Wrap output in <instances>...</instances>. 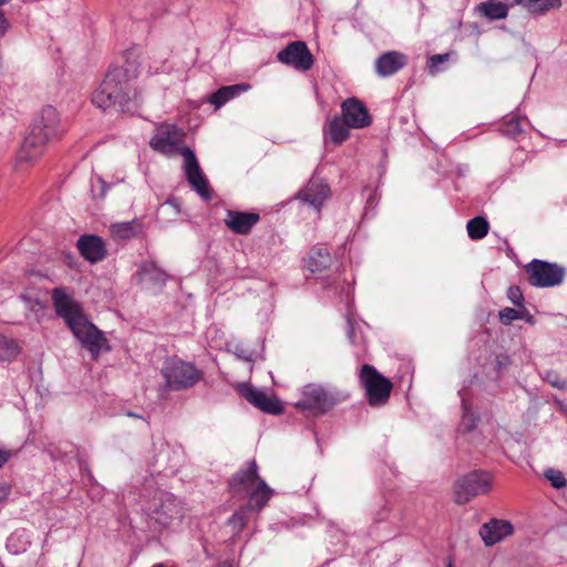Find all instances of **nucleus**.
Masks as SVG:
<instances>
[{
	"label": "nucleus",
	"mask_w": 567,
	"mask_h": 567,
	"mask_svg": "<svg viewBox=\"0 0 567 567\" xmlns=\"http://www.w3.org/2000/svg\"><path fill=\"white\" fill-rule=\"evenodd\" d=\"M185 133L175 125H161L150 145L153 150L173 156L181 154L183 156V171L192 188L205 200L212 199V189L208 179L202 171L195 153L184 145Z\"/></svg>",
	"instance_id": "obj_1"
},
{
	"label": "nucleus",
	"mask_w": 567,
	"mask_h": 567,
	"mask_svg": "<svg viewBox=\"0 0 567 567\" xmlns=\"http://www.w3.org/2000/svg\"><path fill=\"white\" fill-rule=\"evenodd\" d=\"M135 79L136 72L131 64L110 71L92 93V103L101 110L114 107L120 112L134 111L141 101Z\"/></svg>",
	"instance_id": "obj_2"
},
{
	"label": "nucleus",
	"mask_w": 567,
	"mask_h": 567,
	"mask_svg": "<svg viewBox=\"0 0 567 567\" xmlns=\"http://www.w3.org/2000/svg\"><path fill=\"white\" fill-rule=\"evenodd\" d=\"M52 301L56 315L65 321L74 337L90 351L93 358H96L102 350L110 349L103 333L87 320L80 303L65 288H54Z\"/></svg>",
	"instance_id": "obj_3"
},
{
	"label": "nucleus",
	"mask_w": 567,
	"mask_h": 567,
	"mask_svg": "<svg viewBox=\"0 0 567 567\" xmlns=\"http://www.w3.org/2000/svg\"><path fill=\"white\" fill-rule=\"evenodd\" d=\"M64 133L60 115L53 106H44L34 117L29 135L24 138L18 153V159L33 163L39 159L45 146Z\"/></svg>",
	"instance_id": "obj_4"
},
{
	"label": "nucleus",
	"mask_w": 567,
	"mask_h": 567,
	"mask_svg": "<svg viewBox=\"0 0 567 567\" xmlns=\"http://www.w3.org/2000/svg\"><path fill=\"white\" fill-rule=\"evenodd\" d=\"M229 487L234 493L249 495L251 509L260 511L266 506L272 495V489L258 474V465L251 460L246 463L229 481Z\"/></svg>",
	"instance_id": "obj_5"
},
{
	"label": "nucleus",
	"mask_w": 567,
	"mask_h": 567,
	"mask_svg": "<svg viewBox=\"0 0 567 567\" xmlns=\"http://www.w3.org/2000/svg\"><path fill=\"white\" fill-rule=\"evenodd\" d=\"M348 399V394L317 383L306 384L295 408L310 415H323L337 404Z\"/></svg>",
	"instance_id": "obj_6"
},
{
	"label": "nucleus",
	"mask_w": 567,
	"mask_h": 567,
	"mask_svg": "<svg viewBox=\"0 0 567 567\" xmlns=\"http://www.w3.org/2000/svg\"><path fill=\"white\" fill-rule=\"evenodd\" d=\"M145 513L158 526L167 527L184 516L182 503L166 491L157 489L146 501Z\"/></svg>",
	"instance_id": "obj_7"
},
{
	"label": "nucleus",
	"mask_w": 567,
	"mask_h": 567,
	"mask_svg": "<svg viewBox=\"0 0 567 567\" xmlns=\"http://www.w3.org/2000/svg\"><path fill=\"white\" fill-rule=\"evenodd\" d=\"M162 374L166 386L172 391L193 388L203 378V372L193 363L172 358L165 361Z\"/></svg>",
	"instance_id": "obj_8"
},
{
	"label": "nucleus",
	"mask_w": 567,
	"mask_h": 567,
	"mask_svg": "<svg viewBox=\"0 0 567 567\" xmlns=\"http://www.w3.org/2000/svg\"><path fill=\"white\" fill-rule=\"evenodd\" d=\"M493 480L489 473L484 471H473L455 483L456 502L467 503L472 498L487 494L492 489Z\"/></svg>",
	"instance_id": "obj_9"
},
{
	"label": "nucleus",
	"mask_w": 567,
	"mask_h": 567,
	"mask_svg": "<svg viewBox=\"0 0 567 567\" xmlns=\"http://www.w3.org/2000/svg\"><path fill=\"white\" fill-rule=\"evenodd\" d=\"M360 381L367 391L370 405H382L388 401L392 383L372 365L364 364L361 368Z\"/></svg>",
	"instance_id": "obj_10"
},
{
	"label": "nucleus",
	"mask_w": 567,
	"mask_h": 567,
	"mask_svg": "<svg viewBox=\"0 0 567 567\" xmlns=\"http://www.w3.org/2000/svg\"><path fill=\"white\" fill-rule=\"evenodd\" d=\"M528 281L535 287H554L558 286L564 280V269L556 264H549L542 260H533L526 268Z\"/></svg>",
	"instance_id": "obj_11"
},
{
	"label": "nucleus",
	"mask_w": 567,
	"mask_h": 567,
	"mask_svg": "<svg viewBox=\"0 0 567 567\" xmlns=\"http://www.w3.org/2000/svg\"><path fill=\"white\" fill-rule=\"evenodd\" d=\"M277 58L282 64L298 71H308L313 65V56L302 41L289 43L278 53Z\"/></svg>",
	"instance_id": "obj_12"
},
{
	"label": "nucleus",
	"mask_w": 567,
	"mask_h": 567,
	"mask_svg": "<svg viewBox=\"0 0 567 567\" xmlns=\"http://www.w3.org/2000/svg\"><path fill=\"white\" fill-rule=\"evenodd\" d=\"M240 393L249 403L262 412L280 414L284 411L282 403L277 396L268 394L251 385L243 384L240 386Z\"/></svg>",
	"instance_id": "obj_13"
},
{
	"label": "nucleus",
	"mask_w": 567,
	"mask_h": 567,
	"mask_svg": "<svg viewBox=\"0 0 567 567\" xmlns=\"http://www.w3.org/2000/svg\"><path fill=\"white\" fill-rule=\"evenodd\" d=\"M341 117L351 128H363L371 124V117L364 104L355 97L341 103Z\"/></svg>",
	"instance_id": "obj_14"
},
{
	"label": "nucleus",
	"mask_w": 567,
	"mask_h": 567,
	"mask_svg": "<svg viewBox=\"0 0 567 567\" xmlns=\"http://www.w3.org/2000/svg\"><path fill=\"white\" fill-rule=\"evenodd\" d=\"M513 533L514 526L511 522L496 518L483 524L480 529V536L485 546H493L513 535Z\"/></svg>",
	"instance_id": "obj_15"
},
{
	"label": "nucleus",
	"mask_w": 567,
	"mask_h": 567,
	"mask_svg": "<svg viewBox=\"0 0 567 567\" xmlns=\"http://www.w3.org/2000/svg\"><path fill=\"white\" fill-rule=\"evenodd\" d=\"M329 195V186L323 181L312 177L306 187L300 190L299 198L319 210Z\"/></svg>",
	"instance_id": "obj_16"
},
{
	"label": "nucleus",
	"mask_w": 567,
	"mask_h": 567,
	"mask_svg": "<svg viewBox=\"0 0 567 567\" xmlns=\"http://www.w3.org/2000/svg\"><path fill=\"white\" fill-rule=\"evenodd\" d=\"M81 255L90 262H97L105 258L106 248L103 239L96 235H83L76 244Z\"/></svg>",
	"instance_id": "obj_17"
},
{
	"label": "nucleus",
	"mask_w": 567,
	"mask_h": 567,
	"mask_svg": "<svg viewBox=\"0 0 567 567\" xmlns=\"http://www.w3.org/2000/svg\"><path fill=\"white\" fill-rule=\"evenodd\" d=\"M405 54L399 51H389L375 60V72L382 78L393 75L406 64Z\"/></svg>",
	"instance_id": "obj_18"
},
{
	"label": "nucleus",
	"mask_w": 567,
	"mask_h": 567,
	"mask_svg": "<svg viewBox=\"0 0 567 567\" xmlns=\"http://www.w3.org/2000/svg\"><path fill=\"white\" fill-rule=\"evenodd\" d=\"M140 281L150 289L162 288L167 279V275L155 262L146 261L140 268Z\"/></svg>",
	"instance_id": "obj_19"
},
{
	"label": "nucleus",
	"mask_w": 567,
	"mask_h": 567,
	"mask_svg": "<svg viewBox=\"0 0 567 567\" xmlns=\"http://www.w3.org/2000/svg\"><path fill=\"white\" fill-rule=\"evenodd\" d=\"M258 219L257 214L229 210L225 223L234 233L247 234Z\"/></svg>",
	"instance_id": "obj_20"
},
{
	"label": "nucleus",
	"mask_w": 567,
	"mask_h": 567,
	"mask_svg": "<svg viewBox=\"0 0 567 567\" xmlns=\"http://www.w3.org/2000/svg\"><path fill=\"white\" fill-rule=\"evenodd\" d=\"M476 13L489 21L504 20L509 12V6L497 0H487L475 7Z\"/></svg>",
	"instance_id": "obj_21"
},
{
	"label": "nucleus",
	"mask_w": 567,
	"mask_h": 567,
	"mask_svg": "<svg viewBox=\"0 0 567 567\" xmlns=\"http://www.w3.org/2000/svg\"><path fill=\"white\" fill-rule=\"evenodd\" d=\"M514 4L523 7L533 16H545L549 11L559 10L561 0H513Z\"/></svg>",
	"instance_id": "obj_22"
},
{
	"label": "nucleus",
	"mask_w": 567,
	"mask_h": 567,
	"mask_svg": "<svg viewBox=\"0 0 567 567\" xmlns=\"http://www.w3.org/2000/svg\"><path fill=\"white\" fill-rule=\"evenodd\" d=\"M351 127L341 116H334L324 130L326 136L336 145L343 143L349 137Z\"/></svg>",
	"instance_id": "obj_23"
},
{
	"label": "nucleus",
	"mask_w": 567,
	"mask_h": 567,
	"mask_svg": "<svg viewBox=\"0 0 567 567\" xmlns=\"http://www.w3.org/2000/svg\"><path fill=\"white\" fill-rule=\"evenodd\" d=\"M331 265V256L324 248H313L308 254L306 267L311 272H320Z\"/></svg>",
	"instance_id": "obj_24"
},
{
	"label": "nucleus",
	"mask_w": 567,
	"mask_h": 567,
	"mask_svg": "<svg viewBox=\"0 0 567 567\" xmlns=\"http://www.w3.org/2000/svg\"><path fill=\"white\" fill-rule=\"evenodd\" d=\"M248 89H249V85H246V84L223 86L210 96L209 102L213 105H215L216 109H219L226 102L230 101L236 95H238L239 93H241L244 91H247Z\"/></svg>",
	"instance_id": "obj_25"
},
{
	"label": "nucleus",
	"mask_w": 567,
	"mask_h": 567,
	"mask_svg": "<svg viewBox=\"0 0 567 567\" xmlns=\"http://www.w3.org/2000/svg\"><path fill=\"white\" fill-rule=\"evenodd\" d=\"M141 231L137 220L114 223L110 226V233L115 239H130Z\"/></svg>",
	"instance_id": "obj_26"
},
{
	"label": "nucleus",
	"mask_w": 567,
	"mask_h": 567,
	"mask_svg": "<svg viewBox=\"0 0 567 567\" xmlns=\"http://www.w3.org/2000/svg\"><path fill=\"white\" fill-rule=\"evenodd\" d=\"M18 342L7 336H0V361H12L20 353Z\"/></svg>",
	"instance_id": "obj_27"
},
{
	"label": "nucleus",
	"mask_w": 567,
	"mask_h": 567,
	"mask_svg": "<svg viewBox=\"0 0 567 567\" xmlns=\"http://www.w3.org/2000/svg\"><path fill=\"white\" fill-rule=\"evenodd\" d=\"M467 234L471 239H482L487 235L488 223L483 217H474L467 223Z\"/></svg>",
	"instance_id": "obj_28"
},
{
	"label": "nucleus",
	"mask_w": 567,
	"mask_h": 567,
	"mask_svg": "<svg viewBox=\"0 0 567 567\" xmlns=\"http://www.w3.org/2000/svg\"><path fill=\"white\" fill-rule=\"evenodd\" d=\"M477 417L476 415L468 409L465 402H463V415L462 421L458 425V431L461 433H470L476 426Z\"/></svg>",
	"instance_id": "obj_29"
},
{
	"label": "nucleus",
	"mask_w": 567,
	"mask_h": 567,
	"mask_svg": "<svg viewBox=\"0 0 567 567\" xmlns=\"http://www.w3.org/2000/svg\"><path fill=\"white\" fill-rule=\"evenodd\" d=\"M525 315H527V309L525 307H518V309L506 307L498 313L499 320L503 324H511L514 320L525 318Z\"/></svg>",
	"instance_id": "obj_30"
},
{
	"label": "nucleus",
	"mask_w": 567,
	"mask_h": 567,
	"mask_svg": "<svg viewBox=\"0 0 567 567\" xmlns=\"http://www.w3.org/2000/svg\"><path fill=\"white\" fill-rule=\"evenodd\" d=\"M545 477L556 488H563V487L567 486V480L564 477L563 473L559 471L549 468L545 472Z\"/></svg>",
	"instance_id": "obj_31"
},
{
	"label": "nucleus",
	"mask_w": 567,
	"mask_h": 567,
	"mask_svg": "<svg viewBox=\"0 0 567 567\" xmlns=\"http://www.w3.org/2000/svg\"><path fill=\"white\" fill-rule=\"evenodd\" d=\"M522 122L518 117H512L505 125L504 133L511 137L517 136L522 133Z\"/></svg>",
	"instance_id": "obj_32"
},
{
	"label": "nucleus",
	"mask_w": 567,
	"mask_h": 567,
	"mask_svg": "<svg viewBox=\"0 0 567 567\" xmlns=\"http://www.w3.org/2000/svg\"><path fill=\"white\" fill-rule=\"evenodd\" d=\"M507 298L514 303L516 305L517 307L522 308V307H525L523 305V301H524V297H523V293L520 291V289L516 286H511L507 290Z\"/></svg>",
	"instance_id": "obj_33"
},
{
	"label": "nucleus",
	"mask_w": 567,
	"mask_h": 567,
	"mask_svg": "<svg viewBox=\"0 0 567 567\" xmlns=\"http://www.w3.org/2000/svg\"><path fill=\"white\" fill-rule=\"evenodd\" d=\"M544 379L554 388L563 389L566 385V382L559 377V374L555 371H547L545 373Z\"/></svg>",
	"instance_id": "obj_34"
},
{
	"label": "nucleus",
	"mask_w": 567,
	"mask_h": 567,
	"mask_svg": "<svg viewBox=\"0 0 567 567\" xmlns=\"http://www.w3.org/2000/svg\"><path fill=\"white\" fill-rule=\"evenodd\" d=\"M159 210L162 213H166L169 210L174 216H177L181 213L179 205L176 199H171V200L165 202L161 206Z\"/></svg>",
	"instance_id": "obj_35"
},
{
	"label": "nucleus",
	"mask_w": 567,
	"mask_h": 567,
	"mask_svg": "<svg viewBox=\"0 0 567 567\" xmlns=\"http://www.w3.org/2000/svg\"><path fill=\"white\" fill-rule=\"evenodd\" d=\"M447 58H449L447 54H434V55H432L431 59H430V64H429L431 73H435L437 71V65L440 63H443L444 61H446Z\"/></svg>",
	"instance_id": "obj_36"
},
{
	"label": "nucleus",
	"mask_w": 567,
	"mask_h": 567,
	"mask_svg": "<svg viewBox=\"0 0 567 567\" xmlns=\"http://www.w3.org/2000/svg\"><path fill=\"white\" fill-rule=\"evenodd\" d=\"M229 523L241 529L246 524L245 515L241 512H237L229 518Z\"/></svg>",
	"instance_id": "obj_37"
},
{
	"label": "nucleus",
	"mask_w": 567,
	"mask_h": 567,
	"mask_svg": "<svg viewBox=\"0 0 567 567\" xmlns=\"http://www.w3.org/2000/svg\"><path fill=\"white\" fill-rule=\"evenodd\" d=\"M165 71H166V66H165L164 61H161V62L155 61L154 64H150V68H148V72L151 74H158V73L165 72Z\"/></svg>",
	"instance_id": "obj_38"
},
{
	"label": "nucleus",
	"mask_w": 567,
	"mask_h": 567,
	"mask_svg": "<svg viewBox=\"0 0 567 567\" xmlns=\"http://www.w3.org/2000/svg\"><path fill=\"white\" fill-rule=\"evenodd\" d=\"M10 456V451L0 447V468L8 462Z\"/></svg>",
	"instance_id": "obj_39"
},
{
	"label": "nucleus",
	"mask_w": 567,
	"mask_h": 567,
	"mask_svg": "<svg viewBox=\"0 0 567 567\" xmlns=\"http://www.w3.org/2000/svg\"><path fill=\"white\" fill-rule=\"evenodd\" d=\"M528 323L534 324V317L527 311V315H525L524 318Z\"/></svg>",
	"instance_id": "obj_40"
},
{
	"label": "nucleus",
	"mask_w": 567,
	"mask_h": 567,
	"mask_svg": "<svg viewBox=\"0 0 567 567\" xmlns=\"http://www.w3.org/2000/svg\"><path fill=\"white\" fill-rule=\"evenodd\" d=\"M218 567H231V563L228 560L221 561Z\"/></svg>",
	"instance_id": "obj_41"
},
{
	"label": "nucleus",
	"mask_w": 567,
	"mask_h": 567,
	"mask_svg": "<svg viewBox=\"0 0 567 567\" xmlns=\"http://www.w3.org/2000/svg\"><path fill=\"white\" fill-rule=\"evenodd\" d=\"M11 0H0V4H8Z\"/></svg>",
	"instance_id": "obj_42"
},
{
	"label": "nucleus",
	"mask_w": 567,
	"mask_h": 567,
	"mask_svg": "<svg viewBox=\"0 0 567 567\" xmlns=\"http://www.w3.org/2000/svg\"><path fill=\"white\" fill-rule=\"evenodd\" d=\"M130 416L132 417H138V415L134 414V413H128Z\"/></svg>",
	"instance_id": "obj_43"
},
{
	"label": "nucleus",
	"mask_w": 567,
	"mask_h": 567,
	"mask_svg": "<svg viewBox=\"0 0 567 567\" xmlns=\"http://www.w3.org/2000/svg\"><path fill=\"white\" fill-rule=\"evenodd\" d=\"M153 567H164V565L163 564H156Z\"/></svg>",
	"instance_id": "obj_44"
},
{
	"label": "nucleus",
	"mask_w": 567,
	"mask_h": 567,
	"mask_svg": "<svg viewBox=\"0 0 567 567\" xmlns=\"http://www.w3.org/2000/svg\"><path fill=\"white\" fill-rule=\"evenodd\" d=\"M246 361H250L249 357H243Z\"/></svg>",
	"instance_id": "obj_45"
},
{
	"label": "nucleus",
	"mask_w": 567,
	"mask_h": 567,
	"mask_svg": "<svg viewBox=\"0 0 567 567\" xmlns=\"http://www.w3.org/2000/svg\"><path fill=\"white\" fill-rule=\"evenodd\" d=\"M449 567H452L451 565H449Z\"/></svg>",
	"instance_id": "obj_46"
}]
</instances>
